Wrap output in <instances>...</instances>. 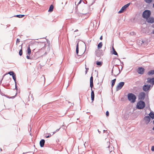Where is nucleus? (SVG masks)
I'll use <instances>...</instances> for the list:
<instances>
[{"label":"nucleus","mask_w":154,"mask_h":154,"mask_svg":"<svg viewBox=\"0 0 154 154\" xmlns=\"http://www.w3.org/2000/svg\"><path fill=\"white\" fill-rule=\"evenodd\" d=\"M90 87L91 88V98L92 102H93L94 100V91L93 90L92 88L93 87V77L92 76H91L90 78Z\"/></svg>","instance_id":"obj_1"},{"label":"nucleus","mask_w":154,"mask_h":154,"mask_svg":"<svg viewBox=\"0 0 154 154\" xmlns=\"http://www.w3.org/2000/svg\"><path fill=\"white\" fill-rule=\"evenodd\" d=\"M120 73V69L119 68L116 66L115 67H113L111 71V74L115 76H116Z\"/></svg>","instance_id":"obj_2"},{"label":"nucleus","mask_w":154,"mask_h":154,"mask_svg":"<svg viewBox=\"0 0 154 154\" xmlns=\"http://www.w3.org/2000/svg\"><path fill=\"white\" fill-rule=\"evenodd\" d=\"M128 100L132 103H134L136 99V96L132 93H129L128 94Z\"/></svg>","instance_id":"obj_3"},{"label":"nucleus","mask_w":154,"mask_h":154,"mask_svg":"<svg viewBox=\"0 0 154 154\" xmlns=\"http://www.w3.org/2000/svg\"><path fill=\"white\" fill-rule=\"evenodd\" d=\"M151 12L149 10H144L142 14V17L144 19L149 18L151 15Z\"/></svg>","instance_id":"obj_4"},{"label":"nucleus","mask_w":154,"mask_h":154,"mask_svg":"<svg viewBox=\"0 0 154 154\" xmlns=\"http://www.w3.org/2000/svg\"><path fill=\"white\" fill-rule=\"evenodd\" d=\"M145 106V103L143 100H140L137 103L136 107L138 109H142L144 108Z\"/></svg>","instance_id":"obj_5"},{"label":"nucleus","mask_w":154,"mask_h":154,"mask_svg":"<svg viewBox=\"0 0 154 154\" xmlns=\"http://www.w3.org/2000/svg\"><path fill=\"white\" fill-rule=\"evenodd\" d=\"M150 85H144L143 86V89L145 92H146L150 89Z\"/></svg>","instance_id":"obj_6"},{"label":"nucleus","mask_w":154,"mask_h":154,"mask_svg":"<svg viewBox=\"0 0 154 154\" xmlns=\"http://www.w3.org/2000/svg\"><path fill=\"white\" fill-rule=\"evenodd\" d=\"M130 3H128L123 6L120 11L118 12L119 13H122L126 8H127L130 5Z\"/></svg>","instance_id":"obj_7"},{"label":"nucleus","mask_w":154,"mask_h":154,"mask_svg":"<svg viewBox=\"0 0 154 154\" xmlns=\"http://www.w3.org/2000/svg\"><path fill=\"white\" fill-rule=\"evenodd\" d=\"M125 84L124 82H120L117 85L116 88V91H118L122 88Z\"/></svg>","instance_id":"obj_8"},{"label":"nucleus","mask_w":154,"mask_h":154,"mask_svg":"<svg viewBox=\"0 0 154 154\" xmlns=\"http://www.w3.org/2000/svg\"><path fill=\"white\" fill-rule=\"evenodd\" d=\"M96 56L98 57H100L103 54V51L101 50H97L96 51Z\"/></svg>","instance_id":"obj_9"},{"label":"nucleus","mask_w":154,"mask_h":154,"mask_svg":"<svg viewBox=\"0 0 154 154\" xmlns=\"http://www.w3.org/2000/svg\"><path fill=\"white\" fill-rule=\"evenodd\" d=\"M145 96V93L143 92H140L138 98L139 99L142 100L144 99Z\"/></svg>","instance_id":"obj_10"},{"label":"nucleus","mask_w":154,"mask_h":154,"mask_svg":"<svg viewBox=\"0 0 154 154\" xmlns=\"http://www.w3.org/2000/svg\"><path fill=\"white\" fill-rule=\"evenodd\" d=\"M145 71L144 69L142 67H138L137 69V72L140 74H143L144 73Z\"/></svg>","instance_id":"obj_11"},{"label":"nucleus","mask_w":154,"mask_h":154,"mask_svg":"<svg viewBox=\"0 0 154 154\" xmlns=\"http://www.w3.org/2000/svg\"><path fill=\"white\" fill-rule=\"evenodd\" d=\"M144 120L146 124H148L150 121V117L149 116H146L144 117Z\"/></svg>","instance_id":"obj_12"},{"label":"nucleus","mask_w":154,"mask_h":154,"mask_svg":"<svg viewBox=\"0 0 154 154\" xmlns=\"http://www.w3.org/2000/svg\"><path fill=\"white\" fill-rule=\"evenodd\" d=\"M147 23H152L154 22V18L153 17H149L146 19Z\"/></svg>","instance_id":"obj_13"},{"label":"nucleus","mask_w":154,"mask_h":154,"mask_svg":"<svg viewBox=\"0 0 154 154\" xmlns=\"http://www.w3.org/2000/svg\"><path fill=\"white\" fill-rule=\"evenodd\" d=\"M110 53L112 54H114L118 56V54L116 51L113 46L112 47V51H111Z\"/></svg>","instance_id":"obj_14"},{"label":"nucleus","mask_w":154,"mask_h":154,"mask_svg":"<svg viewBox=\"0 0 154 154\" xmlns=\"http://www.w3.org/2000/svg\"><path fill=\"white\" fill-rule=\"evenodd\" d=\"M45 142V140L44 139H42L40 141L39 144L41 147H42L44 146Z\"/></svg>","instance_id":"obj_15"},{"label":"nucleus","mask_w":154,"mask_h":154,"mask_svg":"<svg viewBox=\"0 0 154 154\" xmlns=\"http://www.w3.org/2000/svg\"><path fill=\"white\" fill-rule=\"evenodd\" d=\"M148 75H152L154 74V70H151L148 71L147 73Z\"/></svg>","instance_id":"obj_16"},{"label":"nucleus","mask_w":154,"mask_h":154,"mask_svg":"<svg viewBox=\"0 0 154 154\" xmlns=\"http://www.w3.org/2000/svg\"><path fill=\"white\" fill-rule=\"evenodd\" d=\"M149 116L150 117V118H151L152 119H154V112H151L149 114Z\"/></svg>","instance_id":"obj_17"},{"label":"nucleus","mask_w":154,"mask_h":154,"mask_svg":"<svg viewBox=\"0 0 154 154\" xmlns=\"http://www.w3.org/2000/svg\"><path fill=\"white\" fill-rule=\"evenodd\" d=\"M31 49L30 48V46H29L27 49V53H26V54L28 55H30L31 54Z\"/></svg>","instance_id":"obj_18"},{"label":"nucleus","mask_w":154,"mask_h":154,"mask_svg":"<svg viewBox=\"0 0 154 154\" xmlns=\"http://www.w3.org/2000/svg\"><path fill=\"white\" fill-rule=\"evenodd\" d=\"M54 8V7L52 5H51L49 8V9L48 10V11L49 12H51L53 11Z\"/></svg>","instance_id":"obj_19"},{"label":"nucleus","mask_w":154,"mask_h":154,"mask_svg":"<svg viewBox=\"0 0 154 154\" xmlns=\"http://www.w3.org/2000/svg\"><path fill=\"white\" fill-rule=\"evenodd\" d=\"M79 43L78 42L76 46V52L77 55L79 56L78 53H79Z\"/></svg>","instance_id":"obj_20"},{"label":"nucleus","mask_w":154,"mask_h":154,"mask_svg":"<svg viewBox=\"0 0 154 154\" xmlns=\"http://www.w3.org/2000/svg\"><path fill=\"white\" fill-rule=\"evenodd\" d=\"M103 44L102 42H100L97 45V48L98 49H100L101 48Z\"/></svg>","instance_id":"obj_21"},{"label":"nucleus","mask_w":154,"mask_h":154,"mask_svg":"<svg viewBox=\"0 0 154 154\" xmlns=\"http://www.w3.org/2000/svg\"><path fill=\"white\" fill-rule=\"evenodd\" d=\"M25 16L24 15H22V14H18L14 15V17H17L18 18H22L24 17Z\"/></svg>","instance_id":"obj_22"},{"label":"nucleus","mask_w":154,"mask_h":154,"mask_svg":"<svg viewBox=\"0 0 154 154\" xmlns=\"http://www.w3.org/2000/svg\"><path fill=\"white\" fill-rule=\"evenodd\" d=\"M147 81L146 82V83H150L152 84V78H148L147 79Z\"/></svg>","instance_id":"obj_23"},{"label":"nucleus","mask_w":154,"mask_h":154,"mask_svg":"<svg viewBox=\"0 0 154 154\" xmlns=\"http://www.w3.org/2000/svg\"><path fill=\"white\" fill-rule=\"evenodd\" d=\"M116 79H114L112 80L111 81V82H112L111 87H112V88L113 87V86L114 85L115 82H116Z\"/></svg>","instance_id":"obj_24"},{"label":"nucleus","mask_w":154,"mask_h":154,"mask_svg":"<svg viewBox=\"0 0 154 154\" xmlns=\"http://www.w3.org/2000/svg\"><path fill=\"white\" fill-rule=\"evenodd\" d=\"M96 64L98 66H101L102 64V62L101 61H97L96 62Z\"/></svg>","instance_id":"obj_25"},{"label":"nucleus","mask_w":154,"mask_h":154,"mask_svg":"<svg viewBox=\"0 0 154 154\" xmlns=\"http://www.w3.org/2000/svg\"><path fill=\"white\" fill-rule=\"evenodd\" d=\"M8 74H9L10 75H11L12 76L15 74L14 72L12 71L9 72Z\"/></svg>","instance_id":"obj_26"},{"label":"nucleus","mask_w":154,"mask_h":154,"mask_svg":"<svg viewBox=\"0 0 154 154\" xmlns=\"http://www.w3.org/2000/svg\"><path fill=\"white\" fill-rule=\"evenodd\" d=\"M23 54V51L22 50V46H21V49H20L19 51V54L20 56H21Z\"/></svg>","instance_id":"obj_27"},{"label":"nucleus","mask_w":154,"mask_h":154,"mask_svg":"<svg viewBox=\"0 0 154 154\" xmlns=\"http://www.w3.org/2000/svg\"><path fill=\"white\" fill-rule=\"evenodd\" d=\"M12 76L13 79H14V80L15 82V83H17V82H16V77L15 74V75H12Z\"/></svg>","instance_id":"obj_28"},{"label":"nucleus","mask_w":154,"mask_h":154,"mask_svg":"<svg viewBox=\"0 0 154 154\" xmlns=\"http://www.w3.org/2000/svg\"><path fill=\"white\" fill-rule=\"evenodd\" d=\"M144 1L146 3L149 4L152 2V0H144Z\"/></svg>","instance_id":"obj_29"},{"label":"nucleus","mask_w":154,"mask_h":154,"mask_svg":"<svg viewBox=\"0 0 154 154\" xmlns=\"http://www.w3.org/2000/svg\"><path fill=\"white\" fill-rule=\"evenodd\" d=\"M60 128H61V127H60V128H59V129H57V130H56V131H54V132H52V135H53L54 134H55V133L56 132L58 131L60 129Z\"/></svg>","instance_id":"obj_30"},{"label":"nucleus","mask_w":154,"mask_h":154,"mask_svg":"<svg viewBox=\"0 0 154 154\" xmlns=\"http://www.w3.org/2000/svg\"><path fill=\"white\" fill-rule=\"evenodd\" d=\"M152 85H154V77L152 78Z\"/></svg>","instance_id":"obj_31"},{"label":"nucleus","mask_w":154,"mask_h":154,"mask_svg":"<svg viewBox=\"0 0 154 154\" xmlns=\"http://www.w3.org/2000/svg\"><path fill=\"white\" fill-rule=\"evenodd\" d=\"M51 135H52V134L51 135V134L49 133L48 134V135L46 136V137L47 138H49V137H51Z\"/></svg>","instance_id":"obj_32"},{"label":"nucleus","mask_w":154,"mask_h":154,"mask_svg":"<svg viewBox=\"0 0 154 154\" xmlns=\"http://www.w3.org/2000/svg\"><path fill=\"white\" fill-rule=\"evenodd\" d=\"M106 115L107 116H109V112L108 111H107L106 113Z\"/></svg>","instance_id":"obj_33"},{"label":"nucleus","mask_w":154,"mask_h":154,"mask_svg":"<svg viewBox=\"0 0 154 154\" xmlns=\"http://www.w3.org/2000/svg\"><path fill=\"white\" fill-rule=\"evenodd\" d=\"M20 41L19 40V38H17V41H16V44H17L19 43L20 42Z\"/></svg>","instance_id":"obj_34"},{"label":"nucleus","mask_w":154,"mask_h":154,"mask_svg":"<svg viewBox=\"0 0 154 154\" xmlns=\"http://www.w3.org/2000/svg\"><path fill=\"white\" fill-rule=\"evenodd\" d=\"M29 55H27V56H26V58L28 59H30L31 60L32 59L29 56Z\"/></svg>","instance_id":"obj_35"},{"label":"nucleus","mask_w":154,"mask_h":154,"mask_svg":"<svg viewBox=\"0 0 154 154\" xmlns=\"http://www.w3.org/2000/svg\"><path fill=\"white\" fill-rule=\"evenodd\" d=\"M85 69H86V70L85 71V74H86L87 73L89 69H88V68H87L86 67H85Z\"/></svg>","instance_id":"obj_36"},{"label":"nucleus","mask_w":154,"mask_h":154,"mask_svg":"<svg viewBox=\"0 0 154 154\" xmlns=\"http://www.w3.org/2000/svg\"><path fill=\"white\" fill-rule=\"evenodd\" d=\"M151 150L152 151H154V146H152Z\"/></svg>","instance_id":"obj_37"},{"label":"nucleus","mask_w":154,"mask_h":154,"mask_svg":"<svg viewBox=\"0 0 154 154\" xmlns=\"http://www.w3.org/2000/svg\"><path fill=\"white\" fill-rule=\"evenodd\" d=\"M17 94H16V95L15 96H12V97H9V98H12L13 99L15 98V96Z\"/></svg>","instance_id":"obj_38"},{"label":"nucleus","mask_w":154,"mask_h":154,"mask_svg":"<svg viewBox=\"0 0 154 154\" xmlns=\"http://www.w3.org/2000/svg\"><path fill=\"white\" fill-rule=\"evenodd\" d=\"M15 89L17 90V83H15Z\"/></svg>","instance_id":"obj_39"},{"label":"nucleus","mask_w":154,"mask_h":154,"mask_svg":"<svg viewBox=\"0 0 154 154\" xmlns=\"http://www.w3.org/2000/svg\"><path fill=\"white\" fill-rule=\"evenodd\" d=\"M81 2H82V0H80V1L78 2L77 5H79L81 3Z\"/></svg>","instance_id":"obj_40"},{"label":"nucleus","mask_w":154,"mask_h":154,"mask_svg":"<svg viewBox=\"0 0 154 154\" xmlns=\"http://www.w3.org/2000/svg\"><path fill=\"white\" fill-rule=\"evenodd\" d=\"M93 3L92 4H91V5H92L95 2V0H93Z\"/></svg>","instance_id":"obj_41"},{"label":"nucleus","mask_w":154,"mask_h":154,"mask_svg":"<svg viewBox=\"0 0 154 154\" xmlns=\"http://www.w3.org/2000/svg\"><path fill=\"white\" fill-rule=\"evenodd\" d=\"M41 78L43 79L44 80H45V77L44 76L42 75V76L41 77Z\"/></svg>","instance_id":"obj_42"},{"label":"nucleus","mask_w":154,"mask_h":154,"mask_svg":"<svg viewBox=\"0 0 154 154\" xmlns=\"http://www.w3.org/2000/svg\"><path fill=\"white\" fill-rule=\"evenodd\" d=\"M103 39V37H102V36L101 35L100 37V39L101 40H102Z\"/></svg>","instance_id":"obj_43"},{"label":"nucleus","mask_w":154,"mask_h":154,"mask_svg":"<svg viewBox=\"0 0 154 154\" xmlns=\"http://www.w3.org/2000/svg\"><path fill=\"white\" fill-rule=\"evenodd\" d=\"M114 73H119V72H117V71H116V70H114Z\"/></svg>","instance_id":"obj_44"},{"label":"nucleus","mask_w":154,"mask_h":154,"mask_svg":"<svg viewBox=\"0 0 154 154\" xmlns=\"http://www.w3.org/2000/svg\"><path fill=\"white\" fill-rule=\"evenodd\" d=\"M86 144V142H85L84 143V146H85V148L86 147V146H85V144Z\"/></svg>","instance_id":"obj_45"},{"label":"nucleus","mask_w":154,"mask_h":154,"mask_svg":"<svg viewBox=\"0 0 154 154\" xmlns=\"http://www.w3.org/2000/svg\"><path fill=\"white\" fill-rule=\"evenodd\" d=\"M103 131L104 133L107 132V130H103Z\"/></svg>","instance_id":"obj_46"},{"label":"nucleus","mask_w":154,"mask_h":154,"mask_svg":"<svg viewBox=\"0 0 154 154\" xmlns=\"http://www.w3.org/2000/svg\"><path fill=\"white\" fill-rule=\"evenodd\" d=\"M153 124L154 125V119L153 121ZM152 130L154 131V127L152 128Z\"/></svg>","instance_id":"obj_47"},{"label":"nucleus","mask_w":154,"mask_h":154,"mask_svg":"<svg viewBox=\"0 0 154 154\" xmlns=\"http://www.w3.org/2000/svg\"><path fill=\"white\" fill-rule=\"evenodd\" d=\"M5 96H6V97H8V98H9V97H9V96H7V95H5Z\"/></svg>","instance_id":"obj_48"},{"label":"nucleus","mask_w":154,"mask_h":154,"mask_svg":"<svg viewBox=\"0 0 154 154\" xmlns=\"http://www.w3.org/2000/svg\"><path fill=\"white\" fill-rule=\"evenodd\" d=\"M97 131L99 133H101V132L100 131H99V130H98Z\"/></svg>","instance_id":"obj_49"},{"label":"nucleus","mask_w":154,"mask_h":154,"mask_svg":"<svg viewBox=\"0 0 154 154\" xmlns=\"http://www.w3.org/2000/svg\"><path fill=\"white\" fill-rule=\"evenodd\" d=\"M78 31V29H76L75 30V31H74V32H77Z\"/></svg>","instance_id":"obj_50"},{"label":"nucleus","mask_w":154,"mask_h":154,"mask_svg":"<svg viewBox=\"0 0 154 154\" xmlns=\"http://www.w3.org/2000/svg\"><path fill=\"white\" fill-rule=\"evenodd\" d=\"M3 79H2V80L0 81V84L2 83V80Z\"/></svg>","instance_id":"obj_51"},{"label":"nucleus","mask_w":154,"mask_h":154,"mask_svg":"<svg viewBox=\"0 0 154 154\" xmlns=\"http://www.w3.org/2000/svg\"><path fill=\"white\" fill-rule=\"evenodd\" d=\"M153 33L154 34V29H153Z\"/></svg>","instance_id":"obj_52"},{"label":"nucleus","mask_w":154,"mask_h":154,"mask_svg":"<svg viewBox=\"0 0 154 154\" xmlns=\"http://www.w3.org/2000/svg\"><path fill=\"white\" fill-rule=\"evenodd\" d=\"M0 150L1 151H2V150L1 148H0Z\"/></svg>","instance_id":"obj_53"},{"label":"nucleus","mask_w":154,"mask_h":154,"mask_svg":"<svg viewBox=\"0 0 154 154\" xmlns=\"http://www.w3.org/2000/svg\"><path fill=\"white\" fill-rule=\"evenodd\" d=\"M85 43V48H86V45H85V43Z\"/></svg>","instance_id":"obj_54"},{"label":"nucleus","mask_w":154,"mask_h":154,"mask_svg":"<svg viewBox=\"0 0 154 154\" xmlns=\"http://www.w3.org/2000/svg\"><path fill=\"white\" fill-rule=\"evenodd\" d=\"M141 42H142V43H143V41H141Z\"/></svg>","instance_id":"obj_55"},{"label":"nucleus","mask_w":154,"mask_h":154,"mask_svg":"<svg viewBox=\"0 0 154 154\" xmlns=\"http://www.w3.org/2000/svg\"><path fill=\"white\" fill-rule=\"evenodd\" d=\"M86 14V13H83V14Z\"/></svg>","instance_id":"obj_56"},{"label":"nucleus","mask_w":154,"mask_h":154,"mask_svg":"<svg viewBox=\"0 0 154 154\" xmlns=\"http://www.w3.org/2000/svg\"><path fill=\"white\" fill-rule=\"evenodd\" d=\"M83 3H84V4H86V3H85L83 1Z\"/></svg>","instance_id":"obj_57"},{"label":"nucleus","mask_w":154,"mask_h":154,"mask_svg":"<svg viewBox=\"0 0 154 154\" xmlns=\"http://www.w3.org/2000/svg\"><path fill=\"white\" fill-rule=\"evenodd\" d=\"M86 2H85V3H86H86H87V1H86Z\"/></svg>","instance_id":"obj_58"},{"label":"nucleus","mask_w":154,"mask_h":154,"mask_svg":"<svg viewBox=\"0 0 154 154\" xmlns=\"http://www.w3.org/2000/svg\"><path fill=\"white\" fill-rule=\"evenodd\" d=\"M86 2H85V3H86H86H87V1H86Z\"/></svg>","instance_id":"obj_59"},{"label":"nucleus","mask_w":154,"mask_h":154,"mask_svg":"<svg viewBox=\"0 0 154 154\" xmlns=\"http://www.w3.org/2000/svg\"><path fill=\"white\" fill-rule=\"evenodd\" d=\"M6 74H5L4 75H5Z\"/></svg>","instance_id":"obj_60"},{"label":"nucleus","mask_w":154,"mask_h":154,"mask_svg":"<svg viewBox=\"0 0 154 154\" xmlns=\"http://www.w3.org/2000/svg\"><path fill=\"white\" fill-rule=\"evenodd\" d=\"M45 54H46V52H45Z\"/></svg>","instance_id":"obj_61"},{"label":"nucleus","mask_w":154,"mask_h":154,"mask_svg":"<svg viewBox=\"0 0 154 154\" xmlns=\"http://www.w3.org/2000/svg\"><path fill=\"white\" fill-rule=\"evenodd\" d=\"M64 126L63 125L62 126Z\"/></svg>","instance_id":"obj_62"}]
</instances>
